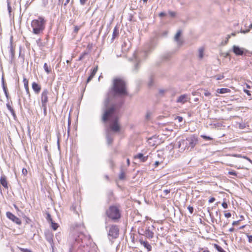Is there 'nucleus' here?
<instances>
[{"label": "nucleus", "instance_id": "obj_1", "mask_svg": "<svg viewBox=\"0 0 252 252\" xmlns=\"http://www.w3.org/2000/svg\"><path fill=\"white\" fill-rule=\"evenodd\" d=\"M111 93L114 95H125L127 94L125 82L120 78H116L113 80V86L111 90L107 94V95L103 102V106L102 108V115L101 120L103 123L110 122L109 129L113 132H119L121 129V126L119 123V117L116 114V107L111 104Z\"/></svg>", "mask_w": 252, "mask_h": 252}, {"label": "nucleus", "instance_id": "obj_2", "mask_svg": "<svg viewBox=\"0 0 252 252\" xmlns=\"http://www.w3.org/2000/svg\"><path fill=\"white\" fill-rule=\"evenodd\" d=\"M197 136L191 135L186 139H182L177 142V147L180 151H191L198 143Z\"/></svg>", "mask_w": 252, "mask_h": 252}, {"label": "nucleus", "instance_id": "obj_3", "mask_svg": "<svg viewBox=\"0 0 252 252\" xmlns=\"http://www.w3.org/2000/svg\"><path fill=\"white\" fill-rule=\"evenodd\" d=\"M45 24L46 20L42 17L33 20L31 22L32 33L38 35L42 34L45 28Z\"/></svg>", "mask_w": 252, "mask_h": 252}, {"label": "nucleus", "instance_id": "obj_4", "mask_svg": "<svg viewBox=\"0 0 252 252\" xmlns=\"http://www.w3.org/2000/svg\"><path fill=\"white\" fill-rule=\"evenodd\" d=\"M106 213L107 217L114 221H117L121 218L120 210L116 206H110Z\"/></svg>", "mask_w": 252, "mask_h": 252}, {"label": "nucleus", "instance_id": "obj_5", "mask_svg": "<svg viewBox=\"0 0 252 252\" xmlns=\"http://www.w3.org/2000/svg\"><path fill=\"white\" fill-rule=\"evenodd\" d=\"M109 228L108 236L109 239H115L118 237L119 229L116 225L108 226Z\"/></svg>", "mask_w": 252, "mask_h": 252}, {"label": "nucleus", "instance_id": "obj_6", "mask_svg": "<svg viewBox=\"0 0 252 252\" xmlns=\"http://www.w3.org/2000/svg\"><path fill=\"white\" fill-rule=\"evenodd\" d=\"M49 91L47 89H44L41 94V102L42 105H47L48 101V94Z\"/></svg>", "mask_w": 252, "mask_h": 252}, {"label": "nucleus", "instance_id": "obj_7", "mask_svg": "<svg viewBox=\"0 0 252 252\" xmlns=\"http://www.w3.org/2000/svg\"><path fill=\"white\" fill-rule=\"evenodd\" d=\"M6 217L10 219V220H12L13 222H15L17 224H21V220L16 217L15 215H14L13 214H12L11 212H7L6 213Z\"/></svg>", "mask_w": 252, "mask_h": 252}, {"label": "nucleus", "instance_id": "obj_8", "mask_svg": "<svg viewBox=\"0 0 252 252\" xmlns=\"http://www.w3.org/2000/svg\"><path fill=\"white\" fill-rule=\"evenodd\" d=\"M190 100V97L189 95L187 94H182L178 97L177 99V102L184 104L186 102Z\"/></svg>", "mask_w": 252, "mask_h": 252}, {"label": "nucleus", "instance_id": "obj_9", "mask_svg": "<svg viewBox=\"0 0 252 252\" xmlns=\"http://www.w3.org/2000/svg\"><path fill=\"white\" fill-rule=\"evenodd\" d=\"M232 50L236 55L241 56L244 54V49L236 45H233Z\"/></svg>", "mask_w": 252, "mask_h": 252}, {"label": "nucleus", "instance_id": "obj_10", "mask_svg": "<svg viewBox=\"0 0 252 252\" xmlns=\"http://www.w3.org/2000/svg\"><path fill=\"white\" fill-rule=\"evenodd\" d=\"M0 184L6 189L8 188V182L6 179V177L5 175H2L1 176L0 178Z\"/></svg>", "mask_w": 252, "mask_h": 252}, {"label": "nucleus", "instance_id": "obj_11", "mask_svg": "<svg viewBox=\"0 0 252 252\" xmlns=\"http://www.w3.org/2000/svg\"><path fill=\"white\" fill-rule=\"evenodd\" d=\"M134 158L135 159H138L141 162H145L148 159V156H144L142 153H138L134 156Z\"/></svg>", "mask_w": 252, "mask_h": 252}, {"label": "nucleus", "instance_id": "obj_12", "mask_svg": "<svg viewBox=\"0 0 252 252\" xmlns=\"http://www.w3.org/2000/svg\"><path fill=\"white\" fill-rule=\"evenodd\" d=\"M139 242L141 245H142L148 251L150 252L152 250V246L149 244L147 241H144L143 240L140 239Z\"/></svg>", "mask_w": 252, "mask_h": 252}, {"label": "nucleus", "instance_id": "obj_13", "mask_svg": "<svg viewBox=\"0 0 252 252\" xmlns=\"http://www.w3.org/2000/svg\"><path fill=\"white\" fill-rule=\"evenodd\" d=\"M32 88L36 94H38L41 90V87L36 82L32 83Z\"/></svg>", "mask_w": 252, "mask_h": 252}, {"label": "nucleus", "instance_id": "obj_14", "mask_svg": "<svg viewBox=\"0 0 252 252\" xmlns=\"http://www.w3.org/2000/svg\"><path fill=\"white\" fill-rule=\"evenodd\" d=\"M97 71V67L96 66V67H94L93 69V70H92L90 75L89 76V77L88 78V79L87 80V83H89L93 78V77L95 75V73H96Z\"/></svg>", "mask_w": 252, "mask_h": 252}, {"label": "nucleus", "instance_id": "obj_15", "mask_svg": "<svg viewBox=\"0 0 252 252\" xmlns=\"http://www.w3.org/2000/svg\"><path fill=\"white\" fill-rule=\"evenodd\" d=\"M182 32L181 30H179L175 35L174 39L177 41L179 44H181L182 41L179 39L180 36L181 35Z\"/></svg>", "mask_w": 252, "mask_h": 252}, {"label": "nucleus", "instance_id": "obj_16", "mask_svg": "<svg viewBox=\"0 0 252 252\" xmlns=\"http://www.w3.org/2000/svg\"><path fill=\"white\" fill-rule=\"evenodd\" d=\"M204 49L203 47H200L198 51V58L199 60H202L204 57Z\"/></svg>", "mask_w": 252, "mask_h": 252}, {"label": "nucleus", "instance_id": "obj_17", "mask_svg": "<svg viewBox=\"0 0 252 252\" xmlns=\"http://www.w3.org/2000/svg\"><path fill=\"white\" fill-rule=\"evenodd\" d=\"M23 82H24V87L26 91L27 94H30V91H29V85H28V84H29L28 80L26 78H24Z\"/></svg>", "mask_w": 252, "mask_h": 252}, {"label": "nucleus", "instance_id": "obj_18", "mask_svg": "<svg viewBox=\"0 0 252 252\" xmlns=\"http://www.w3.org/2000/svg\"><path fill=\"white\" fill-rule=\"evenodd\" d=\"M106 139H107V142L108 145H110L112 143L113 139L110 135V134L109 132V129H107V134L106 135Z\"/></svg>", "mask_w": 252, "mask_h": 252}, {"label": "nucleus", "instance_id": "obj_19", "mask_svg": "<svg viewBox=\"0 0 252 252\" xmlns=\"http://www.w3.org/2000/svg\"><path fill=\"white\" fill-rule=\"evenodd\" d=\"M171 189H164L163 190V194L161 195V196L165 198H169V196H168L169 193L170 192Z\"/></svg>", "mask_w": 252, "mask_h": 252}, {"label": "nucleus", "instance_id": "obj_20", "mask_svg": "<svg viewBox=\"0 0 252 252\" xmlns=\"http://www.w3.org/2000/svg\"><path fill=\"white\" fill-rule=\"evenodd\" d=\"M2 89L4 91V93L6 97L7 98V99H8L9 98V94L8 93L7 87L5 85L3 81H2Z\"/></svg>", "mask_w": 252, "mask_h": 252}, {"label": "nucleus", "instance_id": "obj_21", "mask_svg": "<svg viewBox=\"0 0 252 252\" xmlns=\"http://www.w3.org/2000/svg\"><path fill=\"white\" fill-rule=\"evenodd\" d=\"M217 92L220 94H225L230 92V90L227 88H221L218 89Z\"/></svg>", "mask_w": 252, "mask_h": 252}, {"label": "nucleus", "instance_id": "obj_22", "mask_svg": "<svg viewBox=\"0 0 252 252\" xmlns=\"http://www.w3.org/2000/svg\"><path fill=\"white\" fill-rule=\"evenodd\" d=\"M118 34L119 30L117 27H115L113 30L112 40L113 41V40L118 35Z\"/></svg>", "mask_w": 252, "mask_h": 252}, {"label": "nucleus", "instance_id": "obj_23", "mask_svg": "<svg viewBox=\"0 0 252 252\" xmlns=\"http://www.w3.org/2000/svg\"><path fill=\"white\" fill-rule=\"evenodd\" d=\"M52 237L53 235L50 232L47 233L46 234V239L50 243H51L53 241Z\"/></svg>", "mask_w": 252, "mask_h": 252}, {"label": "nucleus", "instance_id": "obj_24", "mask_svg": "<svg viewBox=\"0 0 252 252\" xmlns=\"http://www.w3.org/2000/svg\"><path fill=\"white\" fill-rule=\"evenodd\" d=\"M145 234L146 236L149 238H152L153 237L154 233L149 229L146 230Z\"/></svg>", "mask_w": 252, "mask_h": 252}, {"label": "nucleus", "instance_id": "obj_25", "mask_svg": "<svg viewBox=\"0 0 252 252\" xmlns=\"http://www.w3.org/2000/svg\"><path fill=\"white\" fill-rule=\"evenodd\" d=\"M6 107H7V109L10 111V112L11 113L12 115L14 117H15V112H14V110L11 107V106H10V104L9 103L6 104Z\"/></svg>", "mask_w": 252, "mask_h": 252}, {"label": "nucleus", "instance_id": "obj_26", "mask_svg": "<svg viewBox=\"0 0 252 252\" xmlns=\"http://www.w3.org/2000/svg\"><path fill=\"white\" fill-rule=\"evenodd\" d=\"M44 69L45 70V71L48 73L49 74V73H50L51 72V69L50 67H49L48 66V64L47 63H45L44 64Z\"/></svg>", "mask_w": 252, "mask_h": 252}, {"label": "nucleus", "instance_id": "obj_27", "mask_svg": "<svg viewBox=\"0 0 252 252\" xmlns=\"http://www.w3.org/2000/svg\"><path fill=\"white\" fill-rule=\"evenodd\" d=\"M10 52L11 57L12 58H14V55H15V52H14V49L13 48V47L12 44H11V45H10Z\"/></svg>", "mask_w": 252, "mask_h": 252}, {"label": "nucleus", "instance_id": "obj_28", "mask_svg": "<svg viewBox=\"0 0 252 252\" xmlns=\"http://www.w3.org/2000/svg\"><path fill=\"white\" fill-rule=\"evenodd\" d=\"M215 248L219 252H225V251L220 246L218 245H215Z\"/></svg>", "mask_w": 252, "mask_h": 252}, {"label": "nucleus", "instance_id": "obj_29", "mask_svg": "<svg viewBox=\"0 0 252 252\" xmlns=\"http://www.w3.org/2000/svg\"><path fill=\"white\" fill-rule=\"evenodd\" d=\"M125 178V173L124 172L122 171L119 175V179L120 180H124Z\"/></svg>", "mask_w": 252, "mask_h": 252}, {"label": "nucleus", "instance_id": "obj_30", "mask_svg": "<svg viewBox=\"0 0 252 252\" xmlns=\"http://www.w3.org/2000/svg\"><path fill=\"white\" fill-rule=\"evenodd\" d=\"M234 156L237 157H243V158L246 159L247 160H248L249 161H250L251 163H252V161L247 157H245V156L242 157L240 155H234Z\"/></svg>", "mask_w": 252, "mask_h": 252}, {"label": "nucleus", "instance_id": "obj_31", "mask_svg": "<svg viewBox=\"0 0 252 252\" xmlns=\"http://www.w3.org/2000/svg\"><path fill=\"white\" fill-rule=\"evenodd\" d=\"M58 227V225L57 223L53 222L52 221V228L54 230H56L57 228Z\"/></svg>", "mask_w": 252, "mask_h": 252}, {"label": "nucleus", "instance_id": "obj_32", "mask_svg": "<svg viewBox=\"0 0 252 252\" xmlns=\"http://www.w3.org/2000/svg\"><path fill=\"white\" fill-rule=\"evenodd\" d=\"M214 77L216 79V80H221L222 78H223L224 76L223 75L220 74V75H217L215 76Z\"/></svg>", "mask_w": 252, "mask_h": 252}, {"label": "nucleus", "instance_id": "obj_33", "mask_svg": "<svg viewBox=\"0 0 252 252\" xmlns=\"http://www.w3.org/2000/svg\"><path fill=\"white\" fill-rule=\"evenodd\" d=\"M7 9H8V12H9V14H10V13L11 12L12 8L10 6V2L9 1H7Z\"/></svg>", "mask_w": 252, "mask_h": 252}, {"label": "nucleus", "instance_id": "obj_34", "mask_svg": "<svg viewBox=\"0 0 252 252\" xmlns=\"http://www.w3.org/2000/svg\"><path fill=\"white\" fill-rule=\"evenodd\" d=\"M204 95L209 98H211V94L209 92L205 91L204 92Z\"/></svg>", "mask_w": 252, "mask_h": 252}, {"label": "nucleus", "instance_id": "obj_35", "mask_svg": "<svg viewBox=\"0 0 252 252\" xmlns=\"http://www.w3.org/2000/svg\"><path fill=\"white\" fill-rule=\"evenodd\" d=\"M22 174L24 176H27V174H28V171L27 170V169L26 168H23L22 169Z\"/></svg>", "mask_w": 252, "mask_h": 252}, {"label": "nucleus", "instance_id": "obj_36", "mask_svg": "<svg viewBox=\"0 0 252 252\" xmlns=\"http://www.w3.org/2000/svg\"><path fill=\"white\" fill-rule=\"evenodd\" d=\"M42 107L43 109V112H44V115H46L47 105H42Z\"/></svg>", "mask_w": 252, "mask_h": 252}, {"label": "nucleus", "instance_id": "obj_37", "mask_svg": "<svg viewBox=\"0 0 252 252\" xmlns=\"http://www.w3.org/2000/svg\"><path fill=\"white\" fill-rule=\"evenodd\" d=\"M188 209L190 214H192L193 212V208L192 206H189L188 207Z\"/></svg>", "mask_w": 252, "mask_h": 252}, {"label": "nucleus", "instance_id": "obj_38", "mask_svg": "<svg viewBox=\"0 0 252 252\" xmlns=\"http://www.w3.org/2000/svg\"><path fill=\"white\" fill-rule=\"evenodd\" d=\"M153 78L152 77H151L150 78V80L148 83V85H149V86L151 87L153 85Z\"/></svg>", "mask_w": 252, "mask_h": 252}, {"label": "nucleus", "instance_id": "obj_39", "mask_svg": "<svg viewBox=\"0 0 252 252\" xmlns=\"http://www.w3.org/2000/svg\"><path fill=\"white\" fill-rule=\"evenodd\" d=\"M247 236L248 238V241L249 243L252 242V235H249V234H247Z\"/></svg>", "mask_w": 252, "mask_h": 252}, {"label": "nucleus", "instance_id": "obj_40", "mask_svg": "<svg viewBox=\"0 0 252 252\" xmlns=\"http://www.w3.org/2000/svg\"><path fill=\"white\" fill-rule=\"evenodd\" d=\"M201 137L204 139H206V140H212V138L209 136H207L206 135H201Z\"/></svg>", "mask_w": 252, "mask_h": 252}, {"label": "nucleus", "instance_id": "obj_41", "mask_svg": "<svg viewBox=\"0 0 252 252\" xmlns=\"http://www.w3.org/2000/svg\"><path fill=\"white\" fill-rule=\"evenodd\" d=\"M228 174L229 175H234V176H237V173L236 172L234 171H229L228 172Z\"/></svg>", "mask_w": 252, "mask_h": 252}, {"label": "nucleus", "instance_id": "obj_42", "mask_svg": "<svg viewBox=\"0 0 252 252\" xmlns=\"http://www.w3.org/2000/svg\"><path fill=\"white\" fill-rule=\"evenodd\" d=\"M36 43H37V44H38V45L39 46H40H40H41V45H42V43H41V39H40V38H39V39H38L36 40Z\"/></svg>", "mask_w": 252, "mask_h": 252}, {"label": "nucleus", "instance_id": "obj_43", "mask_svg": "<svg viewBox=\"0 0 252 252\" xmlns=\"http://www.w3.org/2000/svg\"><path fill=\"white\" fill-rule=\"evenodd\" d=\"M88 0H80V3L82 5H85Z\"/></svg>", "mask_w": 252, "mask_h": 252}, {"label": "nucleus", "instance_id": "obj_44", "mask_svg": "<svg viewBox=\"0 0 252 252\" xmlns=\"http://www.w3.org/2000/svg\"><path fill=\"white\" fill-rule=\"evenodd\" d=\"M221 205H222V207L225 208V209H226V208H227L228 207L227 204L225 202H222Z\"/></svg>", "mask_w": 252, "mask_h": 252}, {"label": "nucleus", "instance_id": "obj_45", "mask_svg": "<svg viewBox=\"0 0 252 252\" xmlns=\"http://www.w3.org/2000/svg\"><path fill=\"white\" fill-rule=\"evenodd\" d=\"M169 14L170 16L172 17H174L176 15V13L173 11H169Z\"/></svg>", "mask_w": 252, "mask_h": 252}, {"label": "nucleus", "instance_id": "obj_46", "mask_svg": "<svg viewBox=\"0 0 252 252\" xmlns=\"http://www.w3.org/2000/svg\"><path fill=\"white\" fill-rule=\"evenodd\" d=\"M80 29V28L77 26H75L74 27V32H75V33H77L78 31Z\"/></svg>", "mask_w": 252, "mask_h": 252}, {"label": "nucleus", "instance_id": "obj_47", "mask_svg": "<svg viewBox=\"0 0 252 252\" xmlns=\"http://www.w3.org/2000/svg\"><path fill=\"white\" fill-rule=\"evenodd\" d=\"M250 28H249L248 30H241L240 32L243 33H246L250 32Z\"/></svg>", "mask_w": 252, "mask_h": 252}, {"label": "nucleus", "instance_id": "obj_48", "mask_svg": "<svg viewBox=\"0 0 252 252\" xmlns=\"http://www.w3.org/2000/svg\"><path fill=\"white\" fill-rule=\"evenodd\" d=\"M22 252H32L31 250L27 249H21Z\"/></svg>", "mask_w": 252, "mask_h": 252}, {"label": "nucleus", "instance_id": "obj_49", "mask_svg": "<svg viewBox=\"0 0 252 252\" xmlns=\"http://www.w3.org/2000/svg\"><path fill=\"white\" fill-rule=\"evenodd\" d=\"M224 216L227 218H229L231 217V214L230 213H226L224 214Z\"/></svg>", "mask_w": 252, "mask_h": 252}, {"label": "nucleus", "instance_id": "obj_50", "mask_svg": "<svg viewBox=\"0 0 252 252\" xmlns=\"http://www.w3.org/2000/svg\"><path fill=\"white\" fill-rule=\"evenodd\" d=\"M240 220H237V221H234L232 223V225H238L239 223Z\"/></svg>", "mask_w": 252, "mask_h": 252}, {"label": "nucleus", "instance_id": "obj_51", "mask_svg": "<svg viewBox=\"0 0 252 252\" xmlns=\"http://www.w3.org/2000/svg\"><path fill=\"white\" fill-rule=\"evenodd\" d=\"M244 92L245 93H246L248 95H251L250 92L249 90H246V89H244Z\"/></svg>", "mask_w": 252, "mask_h": 252}, {"label": "nucleus", "instance_id": "obj_52", "mask_svg": "<svg viewBox=\"0 0 252 252\" xmlns=\"http://www.w3.org/2000/svg\"><path fill=\"white\" fill-rule=\"evenodd\" d=\"M215 200V198L214 197H211V198L209 200V203H212V202H213Z\"/></svg>", "mask_w": 252, "mask_h": 252}, {"label": "nucleus", "instance_id": "obj_53", "mask_svg": "<svg viewBox=\"0 0 252 252\" xmlns=\"http://www.w3.org/2000/svg\"><path fill=\"white\" fill-rule=\"evenodd\" d=\"M85 54H86V53H84V54L82 55L79 57V58L78 60H79V61H81V60H82L84 58V56H85Z\"/></svg>", "mask_w": 252, "mask_h": 252}, {"label": "nucleus", "instance_id": "obj_54", "mask_svg": "<svg viewBox=\"0 0 252 252\" xmlns=\"http://www.w3.org/2000/svg\"><path fill=\"white\" fill-rule=\"evenodd\" d=\"M177 119L178 120V121H179V122H181L182 121V120H183V118H182V117H180V116H178V117H177Z\"/></svg>", "mask_w": 252, "mask_h": 252}, {"label": "nucleus", "instance_id": "obj_55", "mask_svg": "<svg viewBox=\"0 0 252 252\" xmlns=\"http://www.w3.org/2000/svg\"><path fill=\"white\" fill-rule=\"evenodd\" d=\"M138 63H137L135 65V67H134V69L137 71L138 70Z\"/></svg>", "mask_w": 252, "mask_h": 252}, {"label": "nucleus", "instance_id": "obj_56", "mask_svg": "<svg viewBox=\"0 0 252 252\" xmlns=\"http://www.w3.org/2000/svg\"><path fill=\"white\" fill-rule=\"evenodd\" d=\"M160 17H163L165 15V13L164 12H161L159 14Z\"/></svg>", "mask_w": 252, "mask_h": 252}, {"label": "nucleus", "instance_id": "obj_57", "mask_svg": "<svg viewBox=\"0 0 252 252\" xmlns=\"http://www.w3.org/2000/svg\"><path fill=\"white\" fill-rule=\"evenodd\" d=\"M70 1V0H66L65 2L64 3V6H66Z\"/></svg>", "mask_w": 252, "mask_h": 252}, {"label": "nucleus", "instance_id": "obj_58", "mask_svg": "<svg viewBox=\"0 0 252 252\" xmlns=\"http://www.w3.org/2000/svg\"><path fill=\"white\" fill-rule=\"evenodd\" d=\"M159 164V162L158 161H156L155 163V166H158Z\"/></svg>", "mask_w": 252, "mask_h": 252}, {"label": "nucleus", "instance_id": "obj_59", "mask_svg": "<svg viewBox=\"0 0 252 252\" xmlns=\"http://www.w3.org/2000/svg\"><path fill=\"white\" fill-rule=\"evenodd\" d=\"M234 231V228L233 227H231L229 229V231L232 232Z\"/></svg>", "mask_w": 252, "mask_h": 252}, {"label": "nucleus", "instance_id": "obj_60", "mask_svg": "<svg viewBox=\"0 0 252 252\" xmlns=\"http://www.w3.org/2000/svg\"><path fill=\"white\" fill-rule=\"evenodd\" d=\"M126 162H127V166H129V164H130V161H129V159L128 158L127 159Z\"/></svg>", "mask_w": 252, "mask_h": 252}, {"label": "nucleus", "instance_id": "obj_61", "mask_svg": "<svg viewBox=\"0 0 252 252\" xmlns=\"http://www.w3.org/2000/svg\"><path fill=\"white\" fill-rule=\"evenodd\" d=\"M14 207L17 211H19L18 208L16 205H14Z\"/></svg>", "mask_w": 252, "mask_h": 252}, {"label": "nucleus", "instance_id": "obj_62", "mask_svg": "<svg viewBox=\"0 0 252 252\" xmlns=\"http://www.w3.org/2000/svg\"><path fill=\"white\" fill-rule=\"evenodd\" d=\"M48 218H49V219H50V220H52L51 218V216L49 214L48 215Z\"/></svg>", "mask_w": 252, "mask_h": 252}, {"label": "nucleus", "instance_id": "obj_63", "mask_svg": "<svg viewBox=\"0 0 252 252\" xmlns=\"http://www.w3.org/2000/svg\"><path fill=\"white\" fill-rule=\"evenodd\" d=\"M249 28L250 29H252V23L249 26Z\"/></svg>", "mask_w": 252, "mask_h": 252}, {"label": "nucleus", "instance_id": "obj_64", "mask_svg": "<svg viewBox=\"0 0 252 252\" xmlns=\"http://www.w3.org/2000/svg\"><path fill=\"white\" fill-rule=\"evenodd\" d=\"M202 252H210L208 250H205V251H204Z\"/></svg>", "mask_w": 252, "mask_h": 252}]
</instances>
